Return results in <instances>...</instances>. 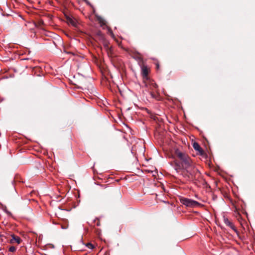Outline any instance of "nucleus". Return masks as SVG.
Listing matches in <instances>:
<instances>
[{
  "label": "nucleus",
  "instance_id": "obj_2",
  "mask_svg": "<svg viewBox=\"0 0 255 255\" xmlns=\"http://www.w3.org/2000/svg\"><path fill=\"white\" fill-rule=\"evenodd\" d=\"M144 84L145 87L151 90L150 93L151 97L153 98L157 99L156 95L154 93V92H156L158 86L155 82L148 79V81H145V83H144Z\"/></svg>",
  "mask_w": 255,
  "mask_h": 255
},
{
  "label": "nucleus",
  "instance_id": "obj_5",
  "mask_svg": "<svg viewBox=\"0 0 255 255\" xmlns=\"http://www.w3.org/2000/svg\"><path fill=\"white\" fill-rule=\"evenodd\" d=\"M223 221L226 226L231 228L235 232H236V233L237 232V230L236 229L234 224L225 216L223 217Z\"/></svg>",
  "mask_w": 255,
  "mask_h": 255
},
{
  "label": "nucleus",
  "instance_id": "obj_14",
  "mask_svg": "<svg viewBox=\"0 0 255 255\" xmlns=\"http://www.w3.org/2000/svg\"><path fill=\"white\" fill-rule=\"evenodd\" d=\"M105 46H108V44L106 43L104 44Z\"/></svg>",
  "mask_w": 255,
  "mask_h": 255
},
{
  "label": "nucleus",
  "instance_id": "obj_7",
  "mask_svg": "<svg viewBox=\"0 0 255 255\" xmlns=\"http://www.w3.org/2000/svg\"><path fill=\"white\" fill-rule=\"evenodd\" d=\"M193 146L196 150L200 152H202V148L200 147V145L198 143L194 142L193 143Z\"/></svg>",
  "mask_w": 255,
  "mask_h": 255
},
{
  "label": "nucleus",
  "instance_id": "obj_8",
  "mask_svg": "<svg viewBox=\"0 0 255 255\" xmlns=\"http://www.w3.org/2000/svg\"><path fill=\"white\" fill-rule=\"evenodd\" d=\"M16 248L14 246H11L9 247L8 251L10 252L13 253L16 251Z\"/></svg>",
  "mask_w": 255,
  "mask_h": 255
},
{
  "label": "nucleus",
  "instance_id": "obj_3",
  "mask_svg": "<svg viewBox=\"0 0 255 255\" xmlns=\"http://www.w3.org/2000/svg\"><path fill=\"white\" fill-rule=\"evenodd\" d=\"M180 201L182 204L188 207H195L201 205L197 201L186 198H182Z\"/></svg>",
  "mask_w": 255,
  "mask_h": 255
},
{
  "label": "nucleus",
  "instance_id": "obj_6",
  "mask_svg": "<svg viewBox=\"0 0 255 255\" xmlns=\"http://www.w3.org/2000/svg\"><path fill=\"white\" fill-rule=\"evenodd\" d=\"M21 242V240L20 238L14 235H11V239L10 240V243L13 244L14 243H16L17 244H19Z\"/></svg>",
  "mask_w": 255,
  "mask_h": 255
},
{
  "label": "nucleus",
  "instance_id": "obj_10",
  "mask_svg": "<svg viewBox=\"0 0 255 255\" xmlns=\"http://www.w3.org/2000/svg\"><path fill=\"white\" fill-rule=\"evenodd\" d=\"M70 22L71 23V24L73 25V26H75L76 25V22L74 20H72V19H71L70 20Z\"/></svg>",
  "mask_w": 255,
  "mask_h": 255
},
{
  "label": "nucleus",
  "instance_id": "obj_1",
  "mask_svg": "<svg viewBox=\"0 0 255 255\" xmlns=\"http://www.w3.org/2000/svg\"><path fill=\"white\" fill-rule=\"evenodd\" d=\"M175 155L181 160L183 167L185 169L191 176H199L200 172L195 167L194 163L192 161L188 155L179 149L176 148L174 150Z\"/></svg>",
  "mask_w": 255,
  "mask_h": 255
},
{
  "label": "nucleus",
  "instance_id": "obj_11",
  "mask_svg": "<svg viewBox=\"0 0 255 255\" xmlns=\"http://www.w3.org/2000/svg\"><path fill=\"white\" fill-rule=\"evenodd\" d=\"M5 237L4 235L0 234V239L1 240V242H3V238Z\"/></svg>",
  "mask_w": 255,
  "mask_h": 255
},
{
  "label": "nucleus",
  "instance_id": "obj_12",
  "mask_svg": "<svg viewBox=\"0 0 255 255\" xmlns=\"http://www.w3.org/2000/svg\"><path fill=\"white\" fill-rule=\"evenodd\" d=\"M156 66L157 69H159V64L158 63H157L156 64Z\"/></svg>",
  "mask_w": 255,
  "mask_h": 255
},
{
  "label": "nucleus",
  "instance_id": "obj_4",
  "mask_svg": "<svg viewBox=\"0 0 255 255\" xmlns=\"http://www.w3.org/2000/svg\"><path fill=\"white\" fill-rule=\"evenodd\" d=\"M150 69L147 66L143 64L141 66V74L142 77L143 83H145V81H148L149 79L148 77V73Z\"/></svg>",
  "mask_w": 255,
  "mask_h": 255
},
{
  "label": "nucleus",
  "instance_id": "obj_13",
  "mask_svg": "<svg viewBox=\"0 0 255 255\" xmlns=\"http://www.w3.org/2000/svg\"><path fill=\"white\" fill-rule=\"evenodd\" d=\"M85 1H86V2L88 4H90V3H89L88 1H87L86 0H85Z\"/></svg>",
  "mask_w": 255,
  "mask_h": 255
},
{
  "label": "nucleus",
  "instance_id": "obj_9",
  "mask_svg": "<svg viewBox=\"0 0 255 255\" xmlns=\"http://www.w3.org/2000/svg\"><path fill=\"white\" fill-rule=\"evenodd\" d=\"M86 246L90 249H93L94 248V246L91 243H88L86 245Z\"/></svg>",
  "mask_w": 255,
  "mask_h": 255
}]
</instances>
